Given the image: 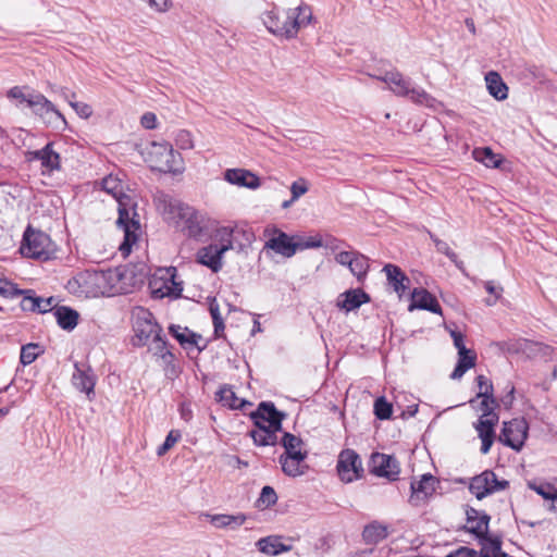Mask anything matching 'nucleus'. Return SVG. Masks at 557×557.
Segmentation results:
<instances>
[{"mask_svg": "<svg viewBox=\"0 0 557 557\" xmlns=\"http://www.w3.org/2000/svg\"><path fill=\"white\" fill-rule=\"evenodd\" d=\"M528 487L542 496L548 504H552L557 495V486L545 481H528Z\"/></svg>", "mask_w": 557, "mask_h": 557, "instance_id": "obj_36", "label": "nucleus"}, {"mask_svg": "<svg viewBox=\"0 0 557 557\" xmlns=\"http://www.w3.org/2000/svg\"><path fill=\"white\" fill-rule=\"evenodd\" d=\"M484 287L486 292L494 296V298H487L485 300L487 306H493L496 304V301L499 299L503 288L500 286H497L492 281H487L484 283Z\"/></svg>", "mask_w": 557, "mask_h": 557, "instance_id": "obj_53", "label": "nucleus"}, {"mask_svg": "<svg viewBox=\"0 0 557 557\" xmlns=\"http://www.w3.org/2000/svg\"><path fill=\"white\" fill-rule=\"evenodd\" d=\"M476 354L472 349H468L466 354L458 352V362L450 374L453 380H459L463 374L475 366Z\"/></svg>", "mask_w": 557, "mask_h": 557, "instance_id": "obj_31", "label": "nucleus"}, {"mask_svg": "<svg viewBox=\"0 0 557 557\" xmlns=\"http://www.w3.org/2000/svg\"><path fill=\"white\" fill-rule=\"evenodd\" d=\"M28 107L48 125L59 127L61 124H66L60 111L41 94H36V96L29 98Z\"/></svg>", "mask_w": 557, "mask_h": 557, "instance_id": "obj_12", "label": "nucleus"}, {"mask_svg": "<svg viewBox=\"0 0 557 557\" xmlns=\"http://www.w3.org/2000/svg\"><path fill=\"white\" fill-rule=\"evenodd\" d=\"M476 556H478L476 550L466 547V546H462V547H459L458 549L451 552L446 557H476Z\"/></svg>", "mask_w": 557, "mask_h": 557, "instance_id": "obj_58", "label": "nucleus"}, {"mask_svg": "<svg viewBox=\"0 0 557 557\" xmlns=\"http://www.w3.org/2000/svg\"><path fill=\"white\" fill-rule=\"evenodd\" d=\"M154 203L165 220L174 222L189 237H200L208 227L203 213L170 195L158 193Z\"/></svg>", "mask_w": 557, "mask_h": 557, "instance_id": "obj_4", "label": "nucleus"}, {"mask_svg": "<svg viewBox=\"0 0 557 557\" xmlns=\"http://www.w3.org/2000/svg\"><path fill=\"white\" fill-rule=\"evenodd\" d=\"M414 309L428 310L433 313H442L441 306L436 298L424 288H414L411 294V304L408 307L409 311Z\"/></svg>", "mask_w": 557, "mask_h": 557, "instance_id": "obj_20", "label": "nucleus"}, {"mask_svg": "<svg viewBox=\"0 0 557 557\" xmlns=\"http://www.w3.org/2000/svg\"><path fill=\"white\" fill-rule=\"evenodd\" d=\"M450 336L454 341V346L457 348L458 352L466 354L468 348L465 345L463 335L456 330H450Z\"/></svg>", "mask_w": 557, "mask_h": 557, "instance_id": "obj_57", "label": "nucleus"}, {"mask_svg": "<svg viewBox=\"0 0 557 557\" xmlns=\"http://www.w3.org/2000/svg\"><path fill=\"white\" fill-rule=\"evenodd\" d=\"M149 4L150 8L156 9L159 12H164L168 10V0H141Z\"/></svg>", "mask_w": 557, "mask_h": 557, "instance_id": "obj_62", "label": "nucleus"}, {"mask_svg": "<svg viewBox=\"0 0 557 557\" xmlns=\"http://www.w3.org/2000/svg\"><path fill=\"white\" fill-rule=\"evenodd\" d=\"M22 293L18 294V296L24 295L21 300V308L24 311H37L38 312V297H36L33 293V290H22ZM14 297H17L15 295Z\"/></svg>", "mask_w": 557, "mask_h": 557, "instance_id": "obj_42", "label": "nucleus"}, {"mask_svg": "<svg viewBox=\"0 0 557 557\" xmlns=\"http://www.w3.org/2000/svg\"><path fill=\"white\" fill-rule=\"evenodd\" d=\"M143 156L152 170L175 175L184 172L181 153L166 141L150 143L143 151Z\"/></svg>", "mask_w": 557, "mask_h": 557, "instance_id": "obj_7", "label": "nucleus"}, {"mask_svg": "<svg viewBox=\"0 0 557 557\" xmlns=\"http://www.w3.org/2000/svg\"><path fill=\"white\" fill-rule=\"evenodd\" d=\"M308 183L305 178H299L295 181L290 186L293 200H297L298 198H300L308 191Z\"/></svg>", "mask_w": 557, "mask_h": 557, "instance_id": "obj_52", "label": "nucleus"}, {"mask_svg": "<svg viewBox=\"0 0 557 557\" xmlns=\"http://www.w3.org/2000/svg\"><path fill=\"white\" fill-rule=\"evenodd\" d=\"M183 288L180 286V284H176L174 281H173V274H171V285H168L166 283H164V289L159 287V288H154L153 289V293H160V297H164V296H178L181 293H182Z\"/></svg>", "mask_w": 557, "mask_h": 557, "instance_id": "obj_51", "label": "nucleus"}, {"mask_svg": "<svg viewBox=\"0 0 557 557\" xmlns=\"http://www.w3.org/2000/svg\"><path fill=\"white\" fill-rule=\"evenodd\" d=\"M40 352H41V349H40L39 345H37V344L30 343V344L24 345L21 349L20 360L24 366H28L36 360V358L39 356Z\"/></svg>", "mask_w": 557, "mask_h": 557, "instance_id": "obj_41", "label": "nucleus"}, {"mask_svg": "<svg viewBox=\"0 0 557 557\" xmlns=\"http://www.w3.org/2000/svg\"><path fill=\"white\" fill-rule=\"evenodd\" d=\"M132 271L127 269H109L107 271L78 272L66 283L70 294L77 297L91 298L114 296L131 292Z\"/></svg>", "mask_w": 557, "mask_h": 557, "instance_id": "obj_1", "label": "nucleus"}, {"mask_svg": "<svg viewBox=\"0 0 557 557\" xmlns=\"http://www.w3.org/2000/svg\"><path fill=\"white\" fill-rule=\"evenodd\" d=\"M507 486L508 481L498 480L493 471L486 470L471 480L469 490L478 499H482L490 494L505 490Z\"/></svg>", "mask_w": 557, "mask_h": 557, "instance_id": "obj_13", "label": "nucleus"}, {"mask_svg": "<svg viewBox=\"0 0 557 557\" xmlns=\"http://www.w3.org/2000/svg\"><path fill=\"white\" fill-rule=\"evenodd\" d=\"M476 383L479 387V393L476 394V398L479 397H492L493 394V384L492 382L484 375L476 376Z\"/></svg>", "mask_w": 557, "mask_h": 557, "instance_id": "obj_47", "label": "nucleus"}, {"mask_svg": "<svg viewBox=\"0 0 557 557\" xmlns=\"http://www.w3.org/2000/svg\"><path fill=\"white\" fill-rule=\"evenodd\" d=\"M387 536V527L373 521L364 527L362 532L363 541L367 544H377Z\"/></svg>", "mask_w": 557, "mask_h": 557, "instance_id": "obj_33", "label": "nucleus"}, {"mask_svg": "<svg viewBox=\"0 0 557 557\" xmlns=\"http://www.w3.org/2000/svg\"><path fill=\"white\" fill-rule=\"evenodd\" d=\"M282 445L285 448L284 456H307V451L302 449L304 442L290 433H285L282 438Z\"/></svg>", "mask_w": 557, "mask_h": 557, "instance_id": "obj_37", "label": "nucleus"}, {"mask_svg": "<svg viewBox=\"0 0 557 557\" xmlns=\"http://www.w3.org/2000/svg\"><path fill=\"white\" fill-rule=\"evenodd\" d=\"M36 94H26L24 87L15 86L8 91V97L17 100L20 103H26L28 106V99Z\"/></svg>", "mask_w": 557, "mask_h": 557, "instance_id": "obj_50", "label": "nucleus"}, {"mask_svg": "<svg viewBox=\"0 0 557 557\" xmlns=\"http://www.w3.org/2000/svg\"><path fill=\"white\" fill-rule=\"evenodd\" d=\"M30 161L38 160L42 169L52 172L60 168V156L52 149V144H47L42 149L30 151L28 153Z\"/></svg>", "mask_w": 557, "mask_h": 557, "instance_id": "obj_22", "label": "nucleus"}, {"mask_svg": "<svg viewBox=\"0 0 557 557\" xmlns=\"http://www.w3.org/2000/svg\"><path fill=\"white\" fill-rule=\"evenodd\" d=\"M216 395L219 401L223 406L228 407L231 409H239L243 408L245 405H249L248 401L238 398L235 392L228 386L222 387Z\"/></svg>", "mask_w": 557, "mask_h": 557, "instance_id": "obj_38", "label": "nucleus"}, {"mask_svg": "<svg viewBox=\"0 0 557 557\" xmlns=\"http://www.w3.org/2000/svg\"><path fill=\"white\" fill-rule=\"evenodd\" d=\"M355 255H356V252H354V251H342V252L336 255L335 260L339 264L347 265L349 268V265L351 263V260H352Z\"/></svg>", "mask_w": 557, "mask_h": 557, "instance_id": "obj_61", "label": "nucleus"}, {"mask_svg": "<svg viewBox=\"0 0 557 557\" xmlns=\"http://www.w3.org/2000/svg\"><path fill=\"white\" fill-rule=\"evenodd\" d=\"M150 341L154 345L153 349H154L156 354L161 356L162 358H164L165 357V346H166L165 341L161 336H160V343H158L157 338H151Z\"/></svg>", "mask_w": 557, "mask_h": 557, "instance_id": "obj_63", "label": "nucleus"}, {"mask_svg": "<svg viewBox=\"0 0 557 557\" xmlns=\"http://www.w3.org/2000/svg\"><path fill=\"white\" fill-rule=\"evenodd\" d=\"M175 144L180 149L189 150L194 148V139L188 131L181 129L175 136Z\"/></svg>", "mask_w": 557, "mask_h": 557, "instance_id": "obj_46", "label": "nucleus"}, {"mask_svg": "<svg viewBox=\"0 0 557 557\" xmlns=\"http://www.w3.org/2000/svg\"><path fill=\"white\" fill-rule=\"evenodd\" d=\"M386 274V278L388 284L393 286L394 290L401 296L407 289V284L409 283V278L405 275L401 269L394 264H386L383 269Z\"/></svg>", "mask_w": 557, "mask_h": 557, "instance_id": "obj_28", "label": "nucleus"}, {"mask_svg": "<svg viewBox=\"0 0 557 557\" xmlns=\"http://www.w3.org/2000/svg\"><path fill=\"white\" fill-rule=\"evenodd\" d=\"M284 413L276 410L272 403H261L251 413L256 429L250 432L253 443L258 446L275 445L277 432L282 429Z\"/></svg>", "mask_w": 557, "mask_h": 557, "instance_id": "obj_5", "label": "nucleus"}, {"mask_svg": "<svg viewBox=\"0 0 557 557\" xmlns=\"http://www.w3.org/2000/svg\"><path fill=\"white\" fill-rule=\"evenodd\" d=\"M53 315L63 330L71 331L77 325L78 313L77 311L67 307L55 308Z\"/></svg>", "mask_w": 557, "mask_h": 557, "instance_id": "obj_32", "label": "nucleus"}, {"mask_svg": "<svg viewBox=\"0 0 557 557\" xmlns=\"http://www.w3.org/2000/svg\"><path fill=\"white\" fill-rule=\"evenodd\" d=\"M520 347L524 350H530L534 354H541L543 356H549L553 352V347L543 343L531 342L527 339L520 344Z\"/></svg>", "mask_w": 557, "mask_h": 557, "instance_id": "obj_44", "label": "nucleus"}, {"mask_svg": "<svg viewBox=\"0 0 557 557\" xmlns=\"http://www.w3.org/2000/svg\"><path fill=\"white\" fill-rule=\"evenodd\" d=\"M307 456H284L280 457V463L283 472L288 476H298L306 473L308 466L306 465Z\"/></svg>", "mask_w": 557, "mask_h": 557, "instance_id": "obj_26", "label": "nucleus"}, {"mask_svg": "<svg viewBox=\"0 0 557 557\" xmlns=\"http://www.w3.org/2000/svg\"><path fill=\"white\" fill-rule=\"evenodd\" d=\"M486 87L491 96L497 100L508 97V87L497 72L491 71L485 75Z\"/></svg>", "mask_w": 557, "mask_h": 557, "instance_id": "obj_30", "label": "nucleus"}, {"mask_svg": "<svg viewBox=\"0 0 557 557\" xmlns=\"http://www.w3.org/2000/svg\"><path fill=\"white\" fill-rule=\"evenodd\" d=\"M101 188L117 201L119 219L116 224L124 233V240L120 245L121 253L129 255L132 246L137 242L140 230L139 216L134 211V205L125 194V186L121 178L115 175H108L101 181Z\"/></svg>", "mask_w": 557, "mask_h": 557, "instance_id": "obj_2", "label": "nucleus"}, {"mask_svg": "<svg viewBox=\"0 0 557 557\" xmlns=\"http://www.w3.org/2000/svg\"><path fill=\"white\" fill-rule=\"evenodd\" d=\"M141 125L147 129H153L157 127V116L154 113L146 112L140 120Z\"/></svg>", "mask_w": 557, "mask_h": 557, "instance_id": "obj_59", "label": "nucleus"}, {"mask_svg": "<svg viewBox=\"0 0 557 557\" xmlns=\"http://www.w3.org/2000/svg\"><path fill=\"white\" fill-rule=\"evenodd\" d=\"M277 502V496L275 491L271 486H264L261 491L258 503L263 505L264 507H269L274 505Z\"/></svg>", "mask_w": 557, "mask_h": 557, "instance_id": "obj_48", "label": "nucleus"}, {"mask_svg": "<svg viewBox=\"0 0 557 557\" xmlns=\"http://www.w3.org/2000/svg\"><path fill=\"white\" fill-rule=\"evenodd\" d=\"M393 412V407L385 400L384 397H380L374 401V413L377 419L386 420L389 419Z\"/></svg>", "mask_w": 557, "mask_h": 557, "instance_id": "obj_43", "label": "nucleus"}, {"mask_svg": "<svg viewBox=\"0 0 557 557\" xmlns=\"http://www.w3.org/2000/svg\"><path fill=\"white\" fill-rule=\"evenodd\" d=\"M370 301V297L360 288L350 289L339 295L337 307L346 312L358 309L361 305Z\"/></svg>", "mask_w": 557, "mask_h": 557, "instance_id": "obj_23", "label": "nucleus"}, {"mask_svg": "<svg viewBox=\"0 0 557 557\" xmlns=\"http://www.w3.org/2000/svg\"><path fill=\"white\" fill-rule=\"evenodd\" d=\"M74 386L87 394L88 397L94 394L96 376L90 368H82L75 363V371L72 376Z\"/></svg>", "mask_w": 557, "mask_h": 557, "instance_id": "obj_24", "label": "nucleus"}, {"mask_svg": "<svg viewBox=\"0 0 557 557\" xmlns=\"http://www.w3.org/2000/svg\"><path fill=\"white\" fill-rule=\"evenodd\" d=\"M267 238L263 249L272 250L284 258H292L297 252V236H289L276 226L269 225L263 231Z\"/></svg>", "mask_w": 557, "mask_h": 557, "instance_id": "obj_11", "label": "nucleus"}, {"mask_svg": "<svg viewBox=\"0 0 557 557\" xmlns=\"http://www.w3.org/2000/svg\"><path fill=\"white\" fill-rule=\"evenodd\" d=\"M431 239L433 240L436 250L441 253H444L449 258V260L459 269L463 270V262L458 259V256L455 251H453L449 247V245L437 238L435 235L431 234Z\"/></svg>", "mask_w": 557, "mask_h": 557, "instance_id": "obj_39", "label": "nucleus"}, {"mask_svg": "<svg viewBox=\"0 0 557 557\" xmlns=\"http://www.w3.org/2000/svg\"><path fill=\"white\" fill-rule=\"evenodd\" d=\"M482 400L479 406V410L482 411V414H496L494 412V405L496 404V400L494 398V395L492 394V397H481Z\"/></svg>", "mask_w": 557, "mask_h": 557, "instance_id": "obj_56", "label": "nucleus"}, {"mask_svg": "<svg viewBox=\"0 0 557 557\" xmlns=\"http://www.w3.org/2000/svg\"><path fill=\"white\" fill-rule=\"evenodd\" d=\"M472 156H473L474 160L483 163L486 168L496 169L502 163L500 156L494 153L490 147L475 148L472 151Z\"/></svg>", "mask_w": 557, "mask_h": 557, "instance_id": "obj_34", "label": "nucleus"}, {"mask_svg": "<svg viewBox=\"0 0 557 557\" xmlns=\"http://www.w3.org/2000/svg\"><path fill=\"white\" fill-rule=\"evenodd\" d=\"M256 546L258 549L269 556H276L282 553L289 552L292 549L290 545H285L280 536L270 535L260 539Z\"/></svg>", "mask_w": 557, "mask_h": 557, "instance_id": "obj_27", "label": "nucleus"}, {"mask_svg": "<svg viewBox=\"0 0 557 557\" xmlns=\"http://www.w3.org/2000/svg\"><path fill=\"white\" fill-rule=\"evenodd\" d=\"M292 7L284 9L276 4L262 13L261 20L267 29L281 38H295L300 28L310 24L312 12L309 7L290 2Z\"/></svg>", "mask_w": 557, "mask_h": 557, "instance_id": "obj_3", "label": "nucleus"}, {"mask_svg": "<svg viewBox=\"0 0 557 557\" xmlns=\"http://www.w3.org/2000/svg\"><path fill=\"white\" fill-rule=\"evenodd\" d=\"M233 231L226 227L220 231L221 244H211L203 247L197 252V261L211 269L213 272H218L222 268V256L224 252L233 248L232 244Z\"/></svg>", "mask_w": 557, "mask_h": 557, "instance_id": "obj_10", "label": "nucleus"}, {"mask_svg": "<svg viewBox=\"0 0 557 557\" xmlns=\"http://www.w3.org/2000/svg\"><path fill=\"white\" fill-rule=\"evenodd\" d=\"M53 302H54L53 297H49V298L38 297V305H39L38 312L46 313V312L50 311L54 306Z\"/></svg>", "mask_w": 557, "mask_h": 557, "instance_id": "obj_60", "label": "nucleus"}, {"mask_svg": "<svg viewBox=\"0 0 557 557\" xmlns=\"http://www.w3.org/2000/svg\"><path fill=\"white\" fill-rule=\"evenodd\" d=\"M210 523L218 529L236 530L242 527L246 520V515L238 512L236 515L216 513L207 515Z\"/></svg>", "mask_w": 557, "mask_h": 557, "instance_id": "obj_25", "label": "nucleus"}, {"mask_svg": "<svg viewBox=\"0 0 557 557\" xmlns=\"http://www.w3.org/2000/svg\"><path fill=\"white\" fill-rule=\"evenodd\" d=\"M371 471L377 476L395 480L399 473L398 462L395 458L375 453L371 456Z\"/></svg>", "mask_w": 557, "mask_h": 557, "instance_id": "obj_17", "label": "nucleus"}, {"mask_svg": "<svg viewBox=\"0 0 557 557\" xmlns=\"http://www.w3.org/2000/svg\"><path fill=\"white\" fill-rule=\"evenodd\" d=\"M132 318L136 339L135 345H147L151 338H157L158 343H160L161 327L148 309L143 307L135 308Z\"/></svg>", "mask_w": 557, "mask_h": 557, "instance_id": "obj_9", "label": "nucleus"}, {"mask_svg": "<svg viewBox=\"0 0 557 557\" xmlns=\"http://www.w3.org/2000/svg\"><path fill=\"white\" fill-rule=\"evenodd\" d=\"M437 480L432 474H423L419 481L411 482L410 502L418 505L426 500L436 490Z\"/></svg>", "mask_w": 557, "mask_h": 557, "instance_id": "obj_18", "label": "nucleus"}, {"mask_svg": "<svg viewBox=\"0 0 557 557\" xmlns=\"http://www.w3.org/2000/svg\"><path fill=\"white\" fill-rule=\"evenodd\" d=\"M528 435V424L523 419H513L504 422L499 441L512 449L519 450Z\"/></svg>", "mask_w": 557, "mask_h": 557, "instance_id": "obj_15", "label": "nucleus"}, {"mask_svg": "<svg viewBox=\"0 0 557 557\" xmlns=\"http://www.w3.org/2000/svg\"><path fill=\"white\" fill-rule=\"evenodd\" d=\"M22 292L11 282L5 278H0V296L3 298H14L15 295Z\"/></svg>", "mask_w": 557, "mask_h": 557, "instance_id": "obj_49", "label": "nucleus"}, {"mask_svg": "<svg viewBox=\"0 0 557 557\" xmlns=\"http://www.w3.org/2000/svg\"><path fill=\"white\" fill-rule=\"evenodd\" d=\"M20 251L26 258L47 261L54 257L55 245L46 233L27 227Z\"/></svg>", "mask_w": 557, "mask_h": 557, "instance_id": "obj_8", "label": "nucleus"}, {"mask_svg": "<svg viewBox=\"0 0 557 557\" xmlns=\"http://www.w3.org/2000/svg\"><path fill=\"white\" fill-rule=\"evenodd\" d=\"M467 524L466 530L476 536V539L483 537L488 534L490 516L484 511H479L474 508H468L466 510Z\"/></svg>", "mask_w": 557, "mask_h": 557, "instance_id": "obj_19", "label": "nucleus"}, {"mask_svg": "<svg viewBox=\"0 0 557 557\" xmlns=\"http://www.w3.org/2000/svg\"><path fill=\"white\" fill-rule=\"evenodd\" d=\"M181 437L182 435L178 430L170 431L164 443L157 450L158 456L165 455L181 440Z\"/></svg>", "mask_w": 557, "mask_h": 557, "instance_id": "obj_45", "label": "nucleus"}, {"mask_svg": "<svg viewBox=\"0 0 557 557\" xmlns=\"http://www.w3.org/2000/svg\"><path fill=\"white\" fill-rule=\"evenodd\" d=\"M209 310H210V314L212 317V321L222 320V317H221V313H220V308H219V305H218V302L215 300H212L210 302Z\"/></svg>", "mask_w": 557, "mask_h": 557, "instance_id": "obj_64", "label": "nucleus"}, {"mask_svg": "<svg viewBox=\"0 0 557 557\" xmlns=\"http://www.w3.org/2000/svg\"><path fill=\"white\" fill-rule=\"evenodd\" d=\"M322 245V239L320 237H310L308 239H302L301 237L297 236V250L319 248Z\"/></svg>", "mask_w": 557, "mask_h": 557, "instance_id": "obj_54", "label": "nucleus"}, {"mask_svg": "<svg viewBox=\"0 0 557 557\" xmlns=\"http://www.w3.org/2000/svg\"><path fill=\"white\" fill-rule=\"evenodd\" d=\"M369 76L385 83L387 85V89L397 97L408 98L413 103L428 108H434L436 104L435 98L428 94L423 88L413 86L409 78H406L395 69L381 75L369 74Z\"/></svg>", "mask_w": 557, "mask_h": 557, "instance_id": "obj_6", "label": "nucleus"}, {"mask_svg": "<svg viewBox=\"0 0 557 557\" xmlns=\"http://www.w3.org/2000/svg\"><path fill=\"white\" fill-rule=\"evenodd\" d=\"M170 332L180 342L181 345L197 346L199 350L202 349L198 346V342L201 339V336L190 332L187 327L172 325L170 326Z\"/></svg>", "mask_w": 557, "mask_h": 557, "instance_id": "obj_35", "label": "nucleus"}, {"mask_svg": "<svg viewBox=\"0 0 557 557\" xmlns=\"http://www.w3.org/2000/svg\"><path fill=\"white\" fill-rule=\"evenodd\" d=\"M224 180L230 184L257 189L260 186L259 177L252 172L244 169H227L224 172Z\"/></svg>", "mask_w": 557, "mask_h": 557, "instance_id": "obj_21", "label": "nucleus"}, {"mask_svg": "<svg viewBox=\"0 0 557 557\" xmlns=\"http://www.w3.org/2000/svg\"><path fill=\"white\" fill-rule=\"evenodd\" d=\"M337 472L341 480L346 483L359 479L363 472L359 455L352 449L342 450L337 460Z\"/></svg>", "mask_w": 557, "mask_h": 557, "instance_id": "obj_14", "label": "nucleus"}, {"mask_svg": "<svg viewBox=\"0 0 557 557\" xmlns=\"http://www.w3.org/2000/svg\"><path fill=\"white\" fill-rule=\"evenodd\" d=\"M349 270L358 280H361V277H363L369 270L368 259L364 256L356 252L349 265Z\"/></svg>", "mask_w": 557, "mask_h": 557, "instance_id": "obj_40", "label": "nucleus"}, {"mask_svg": "<svg viewBox=\"0 0 557 557\" xmlns=\"http://www.w3.org/2000/svg\"><path fill=\"white\" fill-rule=\"evenodd\" d=\"M69 104L75 110V112L83 119H88L92 114V109L85 102H78L69 100Z\"/></svg>", "mask_w": 557, "mask_h": 557, "instance_id": "obj_55", "label": "nucleus"}, {"mask_svg": "<svg viewBox=\"0 0 557 557\" xmlns=\"http://www.w3.org/2000/svg\"><path fill=\"white\" fill-rule=\"evenodd\" d=\"M498 423V414H482L478 422L474 424V429L478 432L479 437L482 441L481 453L487 454L494 443L495 438V426Z\"/></svg>", "mask_w": 557, "mask_h": 557, "instance_id": "obj_16", "label": "nucleus"}, {"mask_svg": "<svg viewBox=\"0 0 557 557\" xmlns=\"http://www.w3.org/2000/svg\"><path fill=\"white\" fill-rule=\"evenodd\" d=\"M478 540L481 545V557H507L502 549V540L498 536L486 534Z\"/></svg>", "mask_w": 557, "mask_h": 557, "instance_id": "obj_29", "label": "nucleus"}]
</instances>
